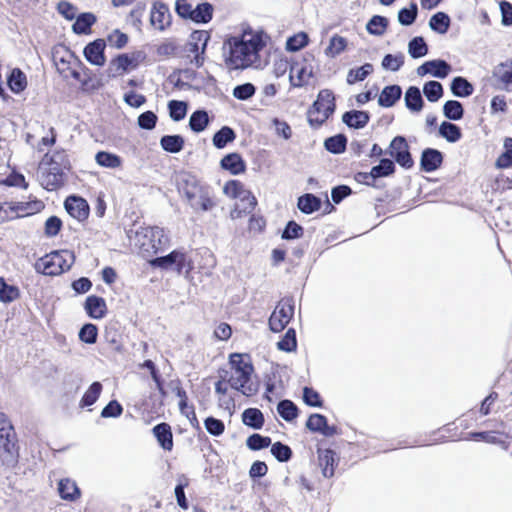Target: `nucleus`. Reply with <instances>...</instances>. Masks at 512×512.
I'll return each mask as SVG.
<instances>
[{
	"label": "nucleus",
	"mask_w": 512,
	"mask_h": 512,
	"mask_svg": "<svg viewBox=\"0 0 512 512\" xmlns=\"http://www.w3.org/2000/svg\"><path fill=\"white\" fill-rule=\"evenodd\" d=\"M267 35L252 28L227 35L222 45V58L229 71L258 67L260 52L267 44Z\"/></svg>",
	"instance_id": "1"
},
{
	"label": "nucleus",
	"mask_w": 512,
	"mask_h": 512,
	"mask_svg": "<svg viewBox=\"0 0 512 512\" xmlns=\"http://www.w3.org/2000/svg\"><path fill=\"white\" fill-rule=\"evenodd\" d=\"M179 191L196 212H207L216 207L217 203L212 188L202 183L194 175L183 174L181 176Z\"/></svg>",
	"instance_id": "2"
},
{
	"label": "nucleus",
	"mask_w": 512,
	"mask_h": 512,
	"mask_svg": "<svg viewBox=\"0 0 512 512\" xmlns=\"http://www.w3.org/2000/svg\"><path fill=\"white\" fill-rule=\"evenodd\" d=\"M229 364L231 366V371L229 375H226V377L230 387L245 396H252L256 394L258 387L251 380L254 368L249 356L239 353L231 354L229 357Z\"/></svg>",
	"instance_id": "3"
},
{
	"label": "nucleus",
	"mask_w": 512,
	"mask_h": 512,
	"mask_svg": "<svg viewBox=\"0 0 512 512\" xmlns=\"http://www.w3.org/2000/svg\"><path fill=\"white\" fill-rule=\"evenodd\" d=\"M131 233H133L132 230L129 232L128 237L134 240L135 245L146 256L156 254L169 245V237L165 230L157 226H140L135 230L134 237H132Z\"/></svg>",
	"instance_id": "4"
},
{
	"label": "nucleus",
	"mask_w": 512,
	"mask_h": 512,
	"mask_svg": "<svg viewBox=\"0 0 512 512\" xmlns=\"http://www.w3.org/2000/svg\"><path fill=\"white\" fill-rule=\"evenodd\" d=\"M75 256L69 250L54 251L38 259L35 270L48 276H57L68 271L74 264Z\"/></svg>",
	"instance_id": "5"
},
{
	"label": "nucleus",
	"mask_w": 512,
	"mask_h": 512,
	"mask_svg": "<svg viewBox=\"0 0 512 512\" xmlns=\"http://www.w3.org/2000/svg\"><path fill=\"white\" fill-rule=\"evenodd\" d=\"M223 193L230 198L247 200V205H244L242 208L235 205V208L230 213L232 219H238L243 215L251 213L257 204L256 198L238 180L227 181L223 187Z\"/></svg>",
	"instance_id": "6"
},
{
	"label": "nucleus",
	"mask_w": 512,
	"mask_h": 512,
	"mask_svg": "<svg viewBox=\"0 0 512 512\" xmlns=\"http://www.w3.org/2000/svg\"><path fill=\"white\" fill-rule=\"evenodd\" d=\"M335 110V97L331 90L323 89L308 111V121L312 127H319Z\"/></svg>",
	"instance_id": "7"
},
{
	"label": "nucleus",
	"mask_w": 512,
	"mask_h": 512,
	"mask_svg": "<svg viewBox=\"0 0 512 512\" xmlns=\"http://www.w3.org/2000/svg\"><path fill=\"white\" fill-rule=\"evenodd\" d=\"M314 76L313 59L311 55L292 59L289 82L291 87L300 88L309 84Z\"/></svg>",
	"instance_id": "8"
},
{
	"label": "nucleus",
	"mask_w": 512,
	"mask_h": 512,
	"mask_svg": "<svg viewBox=\"0 0 512 512\" xmlns=\"http://www.w3.org/2000/svg\"><path fill=\"white\" fill-rule=\"evenodd\" d=\"M153 267L162 269H175L178 274H188L193 269L192 260L186 253L180 250H174L170 254L157 257L150 261Z\"/></svg>",
	"instance_id": "9"
},
{
	"label": "nucleus",
	"mask_w": 512,
	"mask_h": 512,
	"mask_svg": "<svg viewBox=\"0 0 512 512\" xmlns=\"http://www.w3.org/2000/svg\"><path fill=\"white\" fill-rule=\"evenodd\" d=\"M42 165L39 177L41 186L49 191L61 187L64 182L62 167L53 158L49 162L44 161Z\"/></svg>",
	"instance_id": "10"
},
{
	"label": "nucleus",
	"mask_w": 512,
	"mask_h": 512,
	"mask_svg": "<svg viewBox=\"0 0 512 512\" xmlns=\"http://www.w3.org/2000/svg\"><path fill=\"white\" fill-rule=\"evenodd\" d=\"M210 40V34L206 30H196L191 33L188 42V52L190 62L196 67H200L204 63V53L207 48L208 41Z\"/></svg>",
	"instance_id": "11"
},
{
	"label": "nucleus",
	"mask_w": 512,
	"mask_h": 512,
	"mask_svg": "<svg viewBox=\"0 0 512 512\" xmlns=\"http://www.w3.org/2000/svg\"><path fill=\"white\" fill-rule=\"evenodd\" d=\"M294 315V304L291 299H282L276 305L269 318V326L273 332L282 331Z\"/></svg>",
	"instance_id": "12"
},
{
	"label": "nucleus",
	"mask_w": 512,
	"mask_h": 512,
	"mask_svg": "<svg viewBox=\"0 0 512 512\" xmlns=\"http://www.w3.org/2000/svg\"><path fill=\"white\" fill-rule=\"evenodd\" d=\"M391 157H393L396 162L405 168H410L413 165V160L409 153V147L407 141L402 136L395 137L389 146V151Z\"/></svg>",
	"instance_id": "13"
},
{
	"label": "nucleus",
	"mask_w": 512,
	"mask_h": 512,
	"mask_svg": "<svg viewBox=\"0 0 512 512\" xmlns=\"http://www.w3.org/2000/svg\"><path fill=\"white\" fill-rule=\"evenodd\" d=\"M10 216L14 217H26L38 213L44 209V203L38 199H32L29 201H21L16 203H8Z\"/></svg>",
	"instance_id": "14"
},
{
	"label": "nucleus",
	"mask_w": 512,
	"mask_h": 512,
	"mask_svg": "<svg viewBox=\"0 0 512 512\" xmlns=\"http://www.w3.org/2000/svg\"><path fill=\"white\" fill-rule=\"evenodd\" d=\"M16 445V434L14 428L6 416L0 412V447L6 452L12 453Z\"/></svg>",
	"instance_id": "15"
},
{
	"label": "nucleus",
	"mask_w": 512,
	"mask_h": 512,
	"mask_svg": "<svg viewBox=\"0 0 512 512\" xmlns=\"http://www.w3.org/2000/svg\"><path fill=\"white\" fill-rule=\"evenodd\" d=\"M150 23L157 30L163 31L171 24L169 8L163 2H154L150 12Z\"/></svg>",
	"instance_id": "16"
},
{
	"label": "nucleus",
	"mask_w": 512,
	"mask_h": 512,
	"mask_svg": "<svg viewBox=\"0 0 512 512\" xmlns=\"http://www.w3.org/2000/svg\"><path fill=\"white\" fill-rule=\"evenodd\" d=\"M64 206L68 214L80 222L86 220L89 216V205L87 201L81 197H67Z\"/></svg>",
	"instance_id": "17"
},
{
	"label": "nucleus",
	"mask_w": 512,
	"mask_h": 512,
	"mask_svg": "<svg viewBox=\"0 0 512 512\" xmlns=\"http://www.w3.org/2000/svg\"><path fill=\"white\" fill-rule=\"evenodd\" d=\"M139 58L140 53L121 54L111 61L109 68L115 75H123L138 66Z\"/></svg>",
	"instance_id": "18"
},
{
	"label": "nucleus",
	"mask_w": 512,
	"mask_h": 512,
	"mask_svg": "<svg viewBox=\"0 0 512 512\" xmlns=\"http://www.w3.org/2000/svg\"><path fill=\"white\" fill-rule=\"evenodd\" d=\"M451 71V66L444 60L427 61L417 68V74L424 76L430 74L437 78H445Z\"/></svg>",
	"instance_id": "19"
},
{
	"label": "nucleus",
	"mask_w": 512,
	"mask_h": 512,
	"mask_svg": "<svg viewBox=\"0 0 512 512\" xmlns=\"http://www.w3.org/2000/svg\"><path fill=\"white\" fill-rule=\"evenodd\" d=\"M105 41L103 39H97L89 43L84 49V56L86 60L92 65L103 66L106 62L104 55Z\"/></svg>",
	"instance_id": "20"
},
{
	"label": "nucleus",
	"mask_w": 512,
	"mask_h": 512,
	"mask_svg": "<svg viewBox=\"0 0 512 512\" xmlns=\"http://www.w3.org/2000/svg\"><path fill=\"white\" fill-rule=\"evenodd\" d=\"M306 427L313 432H319L324 436H333L336 434V428L327 424V419L321 414H312L306 423Z\"/></svg>",
	"instance_id": "21"
},
{
	"label": "nucleus",
	"mask_w": 512,
	"mask_h": 512,
	"mask_svg": "<svg viewBox=\"0 0 512 512\" xmlns=\"http://www.w3.org/2000/svg\"><path fill=\"white\" fill-rule=\"evenodd\" d=\"M59 496L66 501H76L80 498L81 492L76 482L70 478H62L57 487Z\"/></svg>",
	"instance_id": "22"
},
{
	"label": "nucleus",
	"mask_w": 512,
	"mask_h": 512,
	"mask_svg": "<svg viewBox=\"0 0 512 512\" xmlns=\"http://www.w3.org/2000/svg\"><path fill=\"white\" fill-rule=\"evenodd\" d=\"M221 168L229 171L232 175H239L245 172L246 164L240 154L230 153L224 156L220 162Z\"/></svg>",
	"instance_id": "23"
},
{
	"label": "nucleus",
	"mask_w": 512,
	"mask_h": 512,
	"mask_svg": "<svg viewBox=\"0 0 512 512\" xmlns=\"http://www.w3.org/2000/svg\"><path fill=\"white\" fill-rule=\"evenodd\" d=\"M85 310L87 314L94 319H101L107 311L106 302L103 298L92 295L86 299Z\"/></svg>",
	"instance_id": "24"
},
{
	"label": "nucleus",
	"mask_w": 512,
	"mask_h": 512,
	"mask_svg": "<svg viewBox=\"0 0 512 512\" xmlns=\"http://www.w3.org/2000/svg\"><path fill=\"white\" fill-rule=\"evenodd\" d=\"M318 461L323 476L332 477L335 472V452L330 449H318Z\"/></svg>",
	"instance_id": "25"
},
{
	"label": "nucleus",
	"mask_w": 512,
	"mask_h": 512,
	"mask_svg": "<svg viewBox=\"0 0 512 512\" xmlns=\"http://www.w3.org/2000/svg\"><path fill=\"white\" fill-rule=\"evenodd\" d=\"M153 434L157 439L159 445L166 451H171L173 448V435L170 425L161 423L153 428Z\"/></svg>",
	"instance_id": "26"
},
{
	"label": "nucleus",
	"mask_w": 512,
	"mask_h": 512,
	"mask_svg": "<svg viewBox=\"0 0 512 512\" xmlns=\"http://www.w3.org/2000/svg\"><path fill=\"white\" fill-rule=\"evenodd\" d=\"M442 160L440 151L432 148L425 149L421 157V168L426 172H432L441 165Z\"/></svg>",
	"instance_id": "27"
},
{
	"label": "nucleus",
	"mask_w": 512,
	"mask_h": 512,
	"mask_svg": "<svg viewBox=\"0 0 512 512\" xmlns=\"http://www.w3.org/2000/svg\"><path fill=\"white\" fill-rule=\"evenodd\" d=\"M401 93L397 85L386 86L379 95L378 103L383 107H391L400 99Z\"/></svg>",
	"instance_id": "28"
},
{
	"label": "nucleus",
	"mask_w": 512,
	"mask_h": 512,
	"mask_svg": "<svg viewBox=\"0 0 512 512\" xmlns=\"http://www.w3.org/2000/svg\"><path fill=\"white\" fill-rule=\"evenodd\" d=\"M343 122L351 128H363L369 121V115L365 111H349L342 117Z\"/></svg>",
	"instance_id": "29"
},
{
	"label": "nucleus",
	"mask_w": 512,
	"mask_h": 512,
	"mask_svg": "<svg viewBox=\"0 0 512 512\" xmlns=\"http://www.w3.org/2000/svg\"><path fill=\"white\" fill-rule=\"evenodd\" d=\"M493 77L501 84L507 86L512 83V60H506L495 66Z\"/></svg>",
	"instance_id": "30"
},
{
	"label": "nucleus",
	"mask_w": 512,
	"mask_h": 512,
	"mask_svg": "<svg viewBox=\"0 0 512 512\" xmlns=\"http://www.w3.org/2000/svg\"><path fill=\"white\" fill-rule=\"evenodd\" d=\"M405 103L409 110L419 112L423 107V99L419 88L411 86L405 93Z\"/></svg>",
	"instance_id": "31"
},
{
	"label": "nucleus",
	"mask_w": 512,
	"mask_h": 512,
	"mask_svg": "<svg viewBox=\"0 0 512 512\" xmlns=\"http://www.w3.org/2000/svg\"><path fill=\"white\" fill-rule=\"evenodd\" d=\"M95 161L99 166L110 169L122 166V159L120 156L106 151L98 152L95 155Z\"/></svg>",
	"instance_id": "32"
},
{
	"label": "nucleus",
	"mask_w": 512,
	"mask_h": 512,
	"mask_svg": "<svg viewBox=\"0 0 512 512\" xmlns=\"http://www.w3.org/2000/svg\"><path fill=\"white\" fill-rule=\"evenodd\" d=\"M7 82L11 91L16 94L24 91L27 87L26 75L18 68H15L11 71Z\"/></svg>",
	"instance_id": "33"
},
{
	"label": "nucleus",
	"mask_w": 512,
	"mask_h": 512,
	"mask_svg": "<svg viewBox=\"0 0 512 512\" xmlns=\"http://www.w3.org/2000/svg\"><path fill=\"white\" fill-rule=\"evenodd\" d=\"M242 421L249 427L260 429L264 424V416L259 409L248 408L242 413Z\"/></svg>",
	"instance_id": "34"
},
{
	"label": "nucleus",
	"mask_w": 512,
	"mask_h": 512,
	"mask_svg": "<svg viewBox=\"0 0 512 512\" xmlns=\"http://www.w3.org/2000/svg\"><path fill=\"white\" fill-rule=\"evenodd\" d=\"M213 6L210 3L198 4L194 9L191 20L196 23H207L212 19Z\"/></svg>",
	"instance_id": "35"
},
{
	"label": "nucleus",
	"mask_w": 512,
	"mask_h": 512,
	"mask_svg": "<svg viewBox=\"0 0 512 512\" xmlns=\"http://www.w3.org/2000/svg\"><path fill=\"white\" fill-rule=\"evenodd\" d=\"M495 165L499 169L512 167V138L504 139L503 152L497 158Z\"/></svg>",
	"instance_id": "36"
},
{
	"label": "nucleus",
	"mask_w": 512,
	"mask_h": 512,
	"mask_svg": "<svg viewBox=\"0 0 512 512\" xmlns=\"http://www.w3.org/2000/svg\"><path fill=\"white\" fill-rule=\"evenodd\" d=\"M161 147L170 153H178L183 149L184 139L180 135H166L160 140Z\"/></svg>",
	"instance_id": "37"
},
{
	"label": "nucleus",
	"mask_w": 512,
	"mask_h": 512,
	"mask_svg": "<svg viewBox=\"0 0 512 512\" xmlns=\"http://www.w3.org/2000/svg\"><path fill=\"white\" fill-rule=\"evenodd\" d=\"M429 26L435 32L445 34L450 26V18L444 12H437L430 18Z\"/></svg>",
	"instance_id": "38"
},
{
	"label": "nucleus",
	"mask_w": 512,
	"mask_h": 512,
	"mask_svg": "<svg viewBox=\"0 0 512 512\" xmlns=\"http://www.w3.org/2000/svg\"><path fill=\"white\" fill-rule=\"evenodd\" d=\"M473 86L463 77H455L451 83V91L457 97H468L473 93Z\"/></svg>",
	"instance_id": "39"
},
{
	"label": "nucleus",
	"mask_w": 512,
	"mask_h": 512,
	"mask_svg": "<svg viewBox=\"0 0 512 512\" xmlns=\"http://www.w3.org/2000/svg\"><path fill=\"white\" fill-rule=\"evenodd\" d=\"M235 137L234 131L230 127L224 126L213 136V145L218 149H222L228 143L234 141Z\"/></svg>",
	"instance_id": "40"
},
{
	"label": "nucleus",
	"mask_w": 512,
	"mask_h": 512,
	"mask_svg": "<svg viewBox=\"0 0 512 512\" xmlns=\"http://www.w3.org/2000/svg\"><path fill=\"white\" fill-rule=\"evenodd\" d=\"M321 206V201L312 194H305L298 199V208L306 214L317 211Z\"/></svg>",
	"instance_id": "41"
},
{
	"label": "nucleus",
	"mask_w": 512,
	"mask_h": 512,
	"mask_svg": "<svg viewBox=\"0 0 512 512\" xmlns=\"http://www.w3.org/2000/svg\"><path fill=\"white\" fill-rule=\"evenodd\" d=\"M95 21L96 17L92 13H83L76 18L73 31L77 34H86Z\"/></svg>",
	"instance_id": "42"
},
{
	"label": "nucleus",
	"mask_w": 512,
	"mask_h": 512,
	"mask_svg": "<svg viewBox=\"0 0 512 512\" xmlns=\"http://www.w3.org/2000/svg\"><path fill=\"white\" fill-rule=\"evenodd\" d=\"M347 46V41L344 37L333 35L329 41V45L325 49V55L330 58H335L342 53Z\"/></svg>",
	"instance_id": "43"
},
{
	"label": "nucleus",
	"mask_w": 512,
	"mask_h": 512,
	"mask_svg": "<svg viewBox=\"0 0 512 512\" xmlns=\"http://www.w3.org/2000/svg\"><path fill=\"white\" fill-rule=\"evenodd\" d=\"M373 72V65L366 63L359 68L350 69L347 73L346 81L352 85L356 82L363 81L368 75Z\"/></svg>",
	"instance_id": "44"
},
{
	"label": "nucleus",
	"mask_w": 512,
	"mask_h": 512,
	"mask_svg": "<svg viewBox=\"0 0 512 512\" xmlns=\"http://www.w3.org/2000/svg\"><path fill=\"white\" fill-rule=\"evenodd\" d=\"M439 134L450 143L457 142L462 136L460 128L450 122H443L440 125Z\"/></svg>",
	"instance_id": "45"
},
{
	"label": "nucleus",
	"mask_w": 512,
	"mask_h": 512,
	"mask_svg": "<svg viewBox=\"0 0 512 512\" xmlns=\"http://www.w3.org/2000/svg\"><path fill=\"white\" fill-rule=\"evenodd\" d=\"M443 113L446 118L457 121L463 117L464 110L459 101L449 100L443 106Z\"/></svg>",
	"instance_id": "46"
},
{
	"label": "nucleus",
	"mask_w": 512,
	"mask_h": 512,
	"mask_svg": "<svg viewBox=\"0 0 512 512\" xmlns=\"http://www.w3.org/2000/svg\"><path fill=\"white\" fill-rule=\"evenodd\" d=\"M208 123L209 118L205 111L198 110L190 116L189 126L194 132H202L207 127Z\"/></svg>",
	"instance_id": "47"
},
{
	"label": "nucleus",
	"mask_w": 512,
	"mask_h": 512,
	"mask_svg": "<svg viewBox=\"0 0 512 512\" xmlns=\"http://www.w3.org/2000/svg\"><path fill=\"white\" fill-rule=\"evenodd\" d=\"M19 297V289L14 285L6 283L5 279L0 277V301L9 303Z\"/></svg>",
	"instance_id": "48"
},
{
	"label": "nucleus",
	"mask_w": 512,
	"mask_h": 512,
	"mask_svg": "<svg viewBox=\"0 0 512 512\" xmlns=\"http://www.w3.org/2000/svg\"><path fill=\"white\" fill-rule=\"evenodd\" d=\"M405 56L402 53L387 54L382 60V68L388 71L396 72L404 64Z\"/></svg>",
	"instance_id": "49"
},
{
	"label": "nucleus",
	"mask_w": 512,
	"mask_h": 512,
	"mask_svg": "<svg viewBox=\"0 0 512 512\" xmlns=\"http://www.w3.org/2000/svg\"><path fill=\"white\" fill-rule=\"evenodd\" d=\"M102 392V385L100 382H93L84 393L80 405L83 407L93 405L99 398Z\"/></svg>",
	"instance_id": "50"
},
{
	"label": "nucleus",
	"mask_w": 512,
	"mask_h": 512,
	"mask_svg": "<svg viewBox=\"0 0 512 512\" xmlns=\"http://www.w3.org/2000/svg\"><path fill=\"white\" fill-rule=\"evenodd\" d=\"M388 20L382 16H373L366 25V29L370 34L383 35L386 31Z\"/></svg>",
	"instance_id": "51"
},
{
	"label": "nucleus",
	"mask_w": 512,
	"mask_h": 512,
	"mask_svg": "<svg viewBox=\"0 0 512 512\" xmlns=\"http://www.w3.org/2000/svg\"><path fill=\"white\" fill-rule=\"evenodd\" d=\"M423 93L430 102L438 101L443 95V87L437 81H429L423 87Z\"/></svg>",
	"instance_id": "52"
},
{
	"label": "nucleus",
	"mask_w": 512,
	"mask_h": 512,
	"mask_svg": "<svg viewBox=\"0 0 512 512\" xmlns=\"http://www.w3.org/2000/svg\"><path fill=\"white\" fill-rule=\"evenodd\" d=\"M408 52L412 58H420L427 54L428 47L422 37H415L408 44Z\"/></svg>",
	"instance_id": "53"
},
{
	"label": "nucleus",
	"mask_w": 512,
	"mask_h": 512,
	"mask_svg": "<svg viewBox=\"0 0 512 512\" xmlns=\"http://www.w3.org/2000/svg\"><path fill=\"white\" fill-rule=\"evenodd\" d=\"M280 416L286 421H292L297 417L298 409L290 400H283L277 406Z\"/></svg>",
	"instance_id": "54"
},
{
	"label": "nucleus",
	"mask_w": 512,
	"mask_h": 512,
	"mask_svg": "<svg viewBox=\"0 0 512 512\" xmlns=\"http://www.w3.org/2000/svg\"><path fill=\"white\" fill-rule=\"evenodd\" d=\"M169 115L174 121H181L187 113V104L183 101L171 100L168 103Z\"/></svg>",
	"instance_id": "55"
},
{
	"label": "nucleus",
	"mask_w": 512,
	"mask_h": 512,
	"mask_svg": "<svg viewBox=\"0 0 512 512\" xmlns=\"http://www.w3.org/2000/svg\"><path fill=\"white\" fill-rule=\"evenodd\" d=\"M394 171V163L389 159H382L380 164L374 166L370 171L372 179L388 176Z\"/></svg>",
	"instance_id": "56"
},
{
	"label": "nucleus",
	"mask_w": 512,
	"mask_h": 512,
	"mask_svg": "<svg viewBox=\"0 0 512 512\" xmlns=\"http://www.w3.org/2000/svg\"><path fill=\"white\" fill-rule=\"evenodd\" d=\"M324 145L329 152L339 154L346 148V138L343 135H336L326 139Z\"/></svg>",
	"instance_id": "57"
},
{
	"label": "nucleus",
	"mask_w": 512,
	"mask_h": 512,
	"mask_svg": "<svg viewBox=\"0 0 512 512\" xmlns=\"http://www.w3.org/2000/svg\"><path fill=\"white\" fill-rule=\"evenodd\" d=\"M308 43V36L304 32L297 33L287 39L286 49L289 51H298Z\"/></svg>",
	"instance_id": "58"
},
{
	"label": "nucleus",
	"mask_w": 512,
	"mask_h": 512,
	"mask_svg": "<svg viewBox=\"0 0 512 512\" xmlns=\"http://www.w3.org/2000/svg\"><path fill=\"white\" fill-rule=\"evenodd\" d=\"M417 11V5L411 3L410 8H403L399 11L398 21L405 26L411 25L417 17Z\"/></svg>",
	"instance_id": "59"
},
{
	"label": "nucleus",
	"mask_w": 512,
	"mask_h": 512,
	"mask_svg": "<svg viewBox=\"0 0 512 512\" xmlns=\"http://www.w3.org/2000/svg\"><path fill=\"white\" fill-rule=\"evenodd\" d=\"M296 345L297 342L294 329H288L284 337L277 343L278 348L286 352L295 350Z\"/></svg>",
	"instance_id": "60"
},
{
	"label": "nucleus",
	"mask_w": 512,
	"mask_h": 512,
	"mask_svg": "<svg viewBox=\"0 0 512 512\" xmlns=\"http://www.w3.org/2000/svg\"><path fill=\"white\" fill-rule=\"evenodd\" d=\"M98 330L94 324H85L80 332L79 338L87 344H94L97 340Z\"/></svg>",
	"instance_id": "61"
},
{
	"label": "nucleus",
	"mask_w": 512,
	"mask_h": 512,
	"mask_svg": "<svg viewBox=\"0 0 512 512\" xmlns=\"http://www.w3.org/2000/svg\"><path fill=\"white\" fill-rule=\"evenodd\" d=\"M292 60H289L284 57L277 58L273 61L272 64V73L276 78H280L284 76L287 71H290Z\"/></svg>",
	"instance_id": "62"
},
{
	"label": "nucleus",
	"mask_w": 512,
	"mask_h": 512,
	"mask_svg": "<svg viewBox=\"0 0 512 512\" xmlns=\"http://www.w3.org/2000/svg\"><path fill=\"white\" fill-rule=\"evenodd\" d=\"M271 453L278 461L281 462L288 461L292 455L291 449L280 442H276L272 445Z\"/></svg>",
	"instance_id": "63"
},
{
	"label": "nucleus",
	"mask_w": 512,
	"mask_h": 512,
	"mask_svg": "<svg viewBox=\"0 0 512 512\" xmlns=\"http://www.w3.org/2000/svg\"><path fill=\"white\" fill-rule=\"evenodd\" d=\"M107 41L110 46L121 49L128 43V36L127 34L116 29L108 35Z\"/></svg>",
	"instance_id": "64"
}]
</instances>
